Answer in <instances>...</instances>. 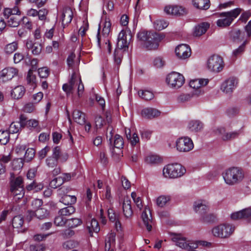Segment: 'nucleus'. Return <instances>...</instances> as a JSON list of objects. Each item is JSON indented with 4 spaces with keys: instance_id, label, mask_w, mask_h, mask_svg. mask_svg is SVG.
<instances>
[{
    "instance_id": "nucleus-1",
    "label": "nucleus",
    "mask_w": 251,
    "mask_h": 251,
    "mask_svg": "<svg viewBox=\"0 0 251 251\" xmlns=\"http://www.w3.org/2000/svg\"><path fill=\"white\" fill-rule=\"evenodd\" d=\"M138 45L147 50H154L159 46L164 36L158 33L142 30L137 34Z\"/></svg>"
},
{
    "instance_id": "nucleus-2",
    "label": "nucleus",
    "mask_w": 251,
    "mask_h": 251,
    "mask_svg": "<svg viewBox=\"0 0 251 251\" xmlns=\"http://www.w3.org/2000/svg\"><path fill=\"white\" fill-rule=\"evenodd\" d=\"M225 183L233 186L241 183L245 177L243 170L237 167H231L226 169L222 173Z\"/></svg>"
},
{
    "instance_id": "nucleus-3",
    "label": "nucleus",
    "mask_w": 251,
    "mask_h": 251,
    "mask_svg": "<svg viewBox=\"0 0 251 251\" xmlns=\"http://www.w3.org/2000/svg\"><path fill=\"white\" fill-rule=\"evenodd\" d=\"M235 226L230 223H225L214 226L211 230L212 235L216 238L227 239L233 233Z\"/></svg>"
},
{
    "instance_id": "nucleus-4",
    "label": "nucleus",
    "mask_w": 251,
    "mask_h": 251,
    "mask_svg": "<svg viewBox=\"0 0 251 251\" xmlns=\"http://www.w3.org/2000/svg\"><path fill=\"white\" fill-rule=\"evenodd\" d=\"M77 86V95L80 97L84 91V86L79 75L74 71L71 79L67 83L63 85L62 89L67 94L73 93V91Z\"/></svg>"
},
{
    "instance_id": "nucleus-5",
    "label": "nucleus",
    "mask_w": 251,
    "mask_h": 251,
    "mask_svg": "<svg viewBox=\"0 0 251 251\" xmlns=\"http://www.w3.org/2000/svg\"><path fill=\"white\" fill-rule=\"evenodd\" d=\"M185 173V168L178 163L168 164L165 166L163 169V176L167 178L179 177Z\"/></svg>"
},
{
    "instance_id": "nucleus-6",
    "label": "nucleus",
    "mask_w": 251,
    "mask_h": 251,
    "mask_svg": "<svg viewBox=\"0 0 251 251\" xmlns=\"http://www.w3.org/2000/svg\"><path fill=\"white\" fill-rule=\"evenodd\" d=\"M242 11L239 8L234 9L227 12H222L220 14V18L217 21L218 26L225 27L229 26Z\"/></svg>"
},
{
    "instance_id": "nucleus-7",
    "label": "nucleus",
    "mask_w": 251,
    "mask_h": 251,
    "mask_svg": "<svg viewBox=\"0 0 251 251\" xmlns=\"http://www.w3.org/2000/svg\"><path fill=\"white\" fill-rule=\"evenodd\" d=\"M166 83L169 88L178 89L184 84L185 78L180 73L176 72H172L167 75Z\"/></svg>"
},
{
    "instance_id": "nucleus-8",
    "label": "nucleus",
    "mask_w": 251,
    "mask_h": 251,
    "mask_svg": "<svg viewBox=\"0 0 251 251\" xmlns=\"http://www.w3.org/2000/svg\"><path fill=\"white\" fill-rule=\"evenodd\" d=\"M225 66L223 58L216 54L211 56L207 61L208 69L214 73L221 72Z\"/></svg>"
},
{
    "instance_id": "nucleus-9",
    "label": "nucleus",
    "mask_w": 251,
    "mask_h": 251,
    "mask_svg": "<svg viewBox=\"0 0 251 251\" xmlns=\"http://www.w3.org/2000/svg\"><path fill=\"white\" fill-rule=\"evenodd\" d=\"M194 147L192 140L188 136L179 137L176 141L175 147L179 152H188L192 151Z\"/></svg>"
},
{
    "instance_id": "nucleus-10",
    "label": "nucleus",
    "mask_w": 251,
    "mask_h": 251,
    "mask_svg": "<svg viewBox=\"0 0 251 251\" xmlns=\"http://www.w3.org/2000/svg\"><path fill=\"white\" fill-rule=\"evenodd\" d=\"M132 37V34L130 31H126L122 30L118 35L117 43V48L126 50L128 48Z\"/></svg>"
},
{
    "instance_id": "nucleus-11",
    "label": "nucleus",
    "mask_w": 251,
    "mask_h": 251,
    "mask_svg": "<svg viewBox=\"0 0 251 251\" xmlns=\"http://www.w3.org/2000/svg\"><path fill=\"white\" fill-rule=\"evenodd\" d=\"M238 79L234 77H230L224 81L221 85V90L227 94H231L237 87Z\"/></svg>"
},
{
    "instance_id": "nucleus-12",
    "label": "nucleus",
    "mask_w": 251,
    "mask_h": 251,
    "mask_svg": "<svg viewBox=\"0 0 251 251\" xmlns=\"http://www.w3.org/2000/svg\"><path fill=\"white\" fill-rule=\"evenodd\" d=\"M216 132L221 135L222 139L224 141H228L238 138L242 133V131L241 129H239L234 131L226 132L224 127H220L217 128Z\"/></svg>"
},
{
    "instance_id": "nucleus-13",
    "label": "nucleus",
    "mask_w": 251,
    "mask_h": 251,
    "mask_svg": "<svg viewBox=\"0 0 251 251\" xmlns=\"http://www.w3.org/2000/svg\"><path fill=\"white\" fill-rule=\"evenodd\" d=\"M49 215V211L42 207L35 210H28L27 215V219L29 220H31L33 217H35L38 219L44 220L47 218Z\"/></svg>"
},
{
    "instance_id": "nucleus-14",
    "label": "nucleus",
    "mask_w": 251,
    "mask_h": 251,
    "mask_svg": "<svg viewBox=\"0 0 251 251\" xmlns=\"http://www.w3.org/2000/svg\"><path fill=\"white\" fill-rule=\"evenodd\" d=\"M194 210L200 215L205 214L209 211V206L208 202L204 200H198L194 203Z\"/></svg>"
},
{
    "instance_id": "nucleus-15",
    "label": "nucleus",
    "mask_w": 251,
    "mask_h": 251,
    "mask_svg": "<svg viewBox=\"0 0 251 251\" xmlns=\"http://www.w3.org/2000/svg\"><path fill=\"white\" fill-rule=\"evenodd\" d=\"M131 203V200L127 196L124 197L122 201L123 213L126 219H130L133 215Z\"/></svg>"
},
{
    "instance_id": "nucleus-16",
    "label": "nucleus",
    "mask_w": 251,
    "mask_h": 251,
    "mask_svg": "<svg viewBox=\"0 0 251 251\" xmlns=\"http://www.w3.org/2000/svg\"><path fill=\"white\" fill-rule=\"evenodd\" d=\"M25 126V117L24 115H21L19 122H12L8 129L9 134H14L18 133L22 127Z\"/></svg>"
},
{
    "instance_id": "nucleus-17",
    "label": "nucleus",
    "mask_w": 251,
    "mask_h": 251,
    "mask_svg": "<svg viewBox=\"0 0 251 251\" xmlns=\"http://www.w3.org/2000/svg\"><path fill=\"white\" fill-rule=\"evenodd\" d=\"M208 82L207 79H195L190 80L189 86L192 88L198 90L197 95H200L203 93L202 91V88L206 86Z\"/></svg>"
},
{
    "instance_id": "nucleus-18",
    "label": "nucleus",
    "mask_w": 251,
    "mask_h": 251,
    "mask_svg": "<svg viewBox=\"0 0 251 251\" xmlns=\"http://www.w3.org/2000/svg\"><path fill=\"white\" fill-rule=\"evenodd\" d=\"M18 72V70L13 67L4 68L0 72V79L3 82L10 80L17 75Z\"/></svg>"
},
{
    "instance_id": "nucleus-19",
    "label": "nucleus",
    "mask_w": 251,
    "mask_h": 251,
    "mask_svg": "<svg viewBox=\"0 0 251 251\" xmlns=\"http://www.w3.org/2000/svg\"><path fill=\"white\" fill-rule=\"evenodd\" d=\"M176 53L178 58L184 59L191 55V49L186 44H181L176 48Z\"/></svg>"
},
{
    "instance_id": "nucleus-20",
    "label": "nucleus",
    "mask_w": 251,
    "mask_h": 251,
    "mask_svg": "<svg viewBox=\"0 0 251 251\" xmlns=\"http://www.w3.org/2000/svg\"><path fill=\"white\" fill-rule=\"evenodd\" d=\"M203 128V123L198 120H191L188 122L186 129L192 133L200 132Z\"/></svg>"
},
{
    "instance_id": "nucleus-21",
    "label": "nucleus",
    "mask_w": 251,
    "mask_h": 251,
    "mask_svg": "<svg viewBox=\"0 0 251 251\" xmlns=\"http://www.w3.org/2000/svg\"><path fill=\"white\" fill-rule=\"evenodd\" d=\"M141 218L147 229L150 231L152 229V218L150 209L146 207L142 213Z\"/></svg>"
},
{
    "instance_id": "nucleus-22",
    "label": "nucleus",
    "mask_w": 251,
    "mask_h": 251,
    "mask_svg": "<svg viewBox=\"0 0 251 251\" xmlns=\"http://www.w3.org/2000/svg\"><path fill=\"white\" fill-rule=\"evenodd\" d=\"M172 241L175 242L176 245L182 249H187L190 246L195 243H190L186 241V238L182 237L180 235L174 234L172 237Z\"/></svg>"
},
{
    "instance_id": "nucleus-23",
    "label": "nucleus",
    "mask_w": 251,
    "mask_h": 251,
    "mask_svg": "<svg viewBox=\"0 0 251 251\" xmlns=\"http://www.w3.org/2000/svg\"><path fill=\"white\" fill-rule=\"evenodd\" d=\"M251 216V207L244 208L241 210L232 213L230 215L231 219L236 220L241 219H247Z\"/></svg>"
},
{
    "instance_id": "nucleus-24",
    "label": "nucleus",
    "mask_w": 251,
    "mask_h": 251,
    "mask_svg": "<svg viewBox=\"0 0 251 251\" xmlns=\"http://www.w3.org/2000/svg\"><path fill=\"white\" fill-rule=\"evenodd\" d=\"M210 27V24L207 22H202L196 25L193 30L194 37H200L204 34Z\"/></svg>"
},
{
    "instance_id": "nucleus-25",
    "label": "nucleus",
    "mask_w": 251,
    "mask_h": 251,
    "mask_svg": "<svg viewBox=\"0 0 251 251\" xmlns=\"http://www.w3.org/2000/svg\"><path fill=\"white\" fill-rule=\"evenodd\" d=\"M58 147H54L52 149L51 156H49L46 160V165L49 168H53L57 166L58 164L57 157L59 155Z\"/></svg>"
},
{
    "instance_id": "nucleus-26",
    "label": "nucleus",
    "mask_w": 251,
    "mask_h": 251,
    "mask_svg": "<svg viewBox=\"0 0 251 251\" xmlns=\"http://www.w3.org/2000/svg\"><path fill=\"white\" fill-rule=\"evenodd\" d=\"M164 10L166 14L174 16H180L184 12L182 7L174 5L166 6Z\"/></svg>"
},
{
    "instance_id": "nucleus-27",
    "label": "nucleus",
    "mask_w": 251,
    "mask_h": 251,
    "mask_svg": "<svg viewBox=\"0 0 251 251\" xmlns=\"http://www.w3.org/2000/svg\"><path fill=\"white\" fill-rule=\"evenodd\" d=\"M60 17L62 25H65L70 23L73 17V13L72 9L70 7L64 8Z\"/></svg>"
},
{
    "instance_id": "nucleus-28",
    "label": "nucleus",
    "mask_w": 251,
    "mask_h": 251,
    "mask_svg": "<svg viewBox=\"0 0 251 251\" xmlns=\"http://www.w3.org/2000/svg\"><path fill=\"white\" fill-rule=\"evenodd\" d=\"M27 48L31 50L32 54L37 55L40 54L42 50L41 43L33 42L31 40H27L26 43Z\"/></svg>"
},
{
    "instance_id": "nucleus-29",
    "label": "nucleus",
    "mask_w": 251,
    "mask_h": 251,
    "mask_svg": "<svg viewBox=\"0 0 251 251\" xmlns=\"http://www.w3.org/2000/svg\"><path fill=\"white\" fill-rule=\"evenodd\" d=\"M141 115L145 118L151 119L159 117L160 112L154 108H146L142 110Z\"/></svg>"
},
{
    "instance_id": "nucleus-30",
    "label": "nucleus",
    "mask_w": 251,
    "mask_h": 251,
    "mask_svg": "<svg viewBox=\"0 0 251 251\" xmlns=\"http://www.w3.org/2000/svg\"><path fill=\"white\" fill-rule=\"evenodd\" d=\"M125 132L126 138L129 140L131 146H134L139 144V137L135 131L130 129H126Z\"/></svg>"
},
{
    "instance_id": "nucleus-31",
    "label": "nucleus",
    "mask_w": 251,
    "mask_h": 251,
    "mask_svg": "<svg viewBox=\"0 0 251 251\" xmlns=\"http://www.w3.org/2000/svg\"><path fill=\"white\" fill-rule=\"evenodd\" d=\"M87 229L91 236H93L94 232L98 233L100 230L98 222L95 219H91L87 223Z\"/></svg>"
},
{
    "instance_id": "nucleus-32",
    "label": "nucleus",
    "mask_w": 251,
    "mask_h": 251,
    "mask_svg": "<svg viewBox=\"0 0 251 251\" xmlns=\"http://www.w3.org/2000/svg\"><path fill=\"white\" fill-rule=\"evenodd\" d=\"M229 38L234 42H239L244 38V34L238 29H233L229 33Z\"/></svg>"
},
{
    "instance_id": "nucleus-33",
    "label": "nucleus",
    "mask_w": 251,
    "mask_h": 251,
    "mask_svg": "<svg viewBox=\"0 0 251 251\" xmlns=\"http://www.w3.org/2000/svg\"><path fill=\"white\" fill-rule=\"evenodd\" d=\"M193 6L196 8L206 10L210 7L209 0H192Z\"/></svg>"
},
{
    "instance_id": "nucleus-34",
    "label": "nucleus",
    "mask_w": 251,
    "mask_h": 251,
    "mask_svg": "<svg viewBox=\"0 0 251 251\" xmlns=\"http://www.w3.org/2000/svg\"><path fill=\"white\" fill-rule=\"evenodd\" d=\"M145 162L149 165H156L162 161V158L157 154H149L145 159Z\"/></svg>"
},
{
    "instance_id": "nucleus-35",
    "label": "nucleus",
    "mask_w": 251,
    "mask_h": 251,
    "mask_svg": "<svg viewBox=\"0 0 251 251\" xmlns=\"http://www.w3.org/2000/svg\"><path fill=\"white\" fill-rule=\"evenodd\" d=\"M116 234L114 233H110L107 235L105 240V250H110L113 249L115 244Z\"/></svg>"
},
{
    "instance_id": "nucleus-36",
    "label": "nucleus",
    "mask_w": 251,
    "mask_h": 251,
    "mask_svg": "<svg viewBox=\"0 0 251 251\" xmlns=\"http://www.w3.org/2000/svg\"><path fill=\"white\" fill-rule=\"evenodd\" d=\"M25 89L21 85L15 87L11 91V94L12 98L15 99L21 98L24 95Z\"/></svg>"
},
{
    "instance_id": "nucleus-37",
    "label": "nucleus",
    "mask_w": 251,
    "mask_h": 251,
    "mask_svg": "<svg viewBox=\"0 0 251 251\" xmlns=\"http://www.w3.org/2000/svg\"><path fill=\"white\" fill-rule=\"evenodd\" d=\"M7 25L10 27H17L20 24L21 20V16L18 15H11L8 19H7Z\"/></svg>"
},
{
    "instance_id": "nucleus-38",
    "label": "nucleus",
    "mask_w": 251,
    "mask_h": 251,
    "mask_svg": "<svg viewBox=\"0 0 251 251\" xmlns=\"http://www.w3.org/2000/svg\"><path fill=\"white\" fill-rule=\"evenodd\" d=\"M73 118L75 122L83 125L85 123V115L78 110H75L73 113Z\"/></svg>"
},
{
    "instance_id": "nucleus-39",
    "label": "nucleus",
    "mask_w": 251,
    "mask_h": 251,
    "mask_svg": "<svg viewBox=\"0 0 251 251\" xmlns=\"http://www.w3.org/2000/svg\"><path fill=\"white\" fill-rule=\"evenodd\" d=\"M24 187L23 179L21 176L11 178L10 180V189L14 190L19 187Z\"/></svg>"
},
{
    "instance_id": "nucleus-40",
    "label": "nucleus",
    "mask_w": 251,
    "mask_h": 251,
    "mask_svg": "<svg viewBox=\"0 0 251 251\" xmlns=\"http://www.w3.org/2000/svg\"><path fill=\"white\" fill-rule=\"evenodd\" d=\"M76 198L75 196L64 195L62 196L60 201L65 205H72L76 202Z\"/></svg>"
},
{
    "instance_id": "nucleus-41",
    "label": "nucleus",
    "mask_w": 251,
    "mask_h": 251,
    "mask_svg": "<svg viewBox=\"0 0 251 251\" xmlns=\"http://www.w3.org/2000/svg\"><path fill=\"white\" fill-rule=\"evenodd\" d=\"M139 96L146 100H150L154 98L153 93L148 90H140L138 92Z\"/></svg>"
},
{
    "instance_id": "nucleus-42",
    "label": "nucleus",
    "mask_w": 251,
    "mask_h": 251,
    "mask_svg": "<svg viewBox=\"0 0 251 251\" xmlns=\"http://www.w3.org/2000/svg\"><path fill=\"white\" fill-rule=\"evenodd\" d=\"M75 58V55L74 53H71L68 57L67 59V65L69 68L73 69V71L76 72V68L78 66V63H75L74 60Z\"/></svg>"
},
{
    "instance_id": "nucleus-43",
    "label": "nucleus",
    "mask_w": 251,
    "mask_h": 251,
    "mask_svg": "<svg viewBox=\"0 0 251 251\" xmlns=\"http://www.w3.org/2000/svg\"><path fill=\"white\" fill-rule=\"evenodd\" d=\"M75 208L72 206H68L59 210L58 214L63 216H69L75 212Z\"/></svg>"
},
{
    "instance_id": "nucleus-44",
    "label": "nucleus",
    "mask_w": 251,
    "mask_h": 251,
    "mask_svg": "<svg viewBox=\"0 0 251 251\" xmlns=\"http://www.w3.org/2000/svg\"><path fill=\"white\" fill-rule=\"evenodd\" d=\"M215 216L212 213L206 212L200 217V220L201 222L205 223H210L214 221Z\"/></svg>"
},
{
    "instance_id": "nucleus-45",
    "label": "nucleus",
    "mask_w": 251,
    "mask_h": 251,
    "mask_svg": "<svg viewBox=\"0 0 251 251\" xmlns=\"http://www.w3.org/2000/svg\"><path fill=\"white\" fill-rule=\"evenodd\" d=\"M24 224L23 217L21 215L15 216L12 221V226L15 228H21Z\"/></svg>"
},
{
    "instance_id": "nucleus-46",
    "label": "nucleus",
    "mask_w": 251,
    "mask_h": 251,
    "mask_svg": "<svg viewBox=\"0 0 251 251\" xmlns=\"http://www.w3.org/2000/svg\"><path fill=\"white\" fill-rule=\"evenodd\" d=\"M171 200L170 196L161 195L156 199L157 205L160 207H164Z\"/></svg>"
},
{
    "instance_id": "nucleus-47",
    "label": "nucleus",
    "mask_w": 251,
    "mask_h": 251,
    "mask_svg": "<svg viewBox=\"0 0 251 251\" xmlns=\"http://www.w3.org/2000/svg\"><path fill=\"white\" fill-rule=\"evenodd\" d=\"M108 216L110 221L112 222H115V226L116 228L117 229L119 227H121V223L120 221L118 220L117 217L115 213L113 212V210L112 209H109L107 211Z\"/></svg>"
},
{
    "instance_id": "nucleus-48",
    "label": "nucleus",
    "mask_w": 251,
    "mask_h": 251,
    "mask_svg": "<svg viewBox=\"0 0 251 251\" xmlns=\"http://www.w3.org/2000/svg\"><path fill=\"white\" fill-rule=\"evenodd\" d=\"M123 51L122 49H116L114 52V63L117 65H119L123 58Z\"/></svg>"
},
{
    "instance_id": "nucleus-49",
    "label": "nucleus",
    "mask_w": 251,
    "mask_h": 251,
    "mask_svg": "<svg viewBox=\"0 0 251 251\" xmlns=\"http://www.w3.org/2000/svg\"><path fill=\"white\" fill-rule=\"evenodd\" d=\"M10 191L15 197V199L17 200L22 199L25 194L24 187H20L18 188H15L13 190L12 189H10Z\"/></svg>"
},
{
    "instance_id": "nucleus-50",
    "label": "nucleus",
    "mask_w": 251,
    "mask_h": 251,
    "mask_svg": "<svg viewBox=\"0 0 251 251\" xmlns=\"http://www.w3.org/2000/svg\"><path fill=\"white\" fill-rule=\"evenodd\" d=\"M26 80L28 84L31 85L33 88L36 87V76L33 73V71L31 70H29L27 76Z\"/></svg>"
},
{
    "instance_id": "nucleus-51",
    "label": "nucleus",
    "mask_w": 251,
    "mask_h": 251,
    "mask_svg": "<svg viewBox=\"0 0 251 251\" xmlns=\"http://www.w3.org/2000/svg\"><path fill=\"white\" fill-rule=\"evenodd\" d=\"M24 165V160L23 158L14 159L11 162V167L14 170H21Z\"/></svg>"
},
{
    "instance_id": "nucleus-52",
    "label": "nucleus",
    "mask_w": 251,
    "mask_h": 251,
    "mask_svg": "<svg viewBox=\"0 0 251 251\" xmlns=\"http://www.w3.org/2000/svg\"><path fill=\"white\" fill-rule=\"evenodd\" d=\"M168 25V23L163 20H157L154 22V27L158 30H161L167 27Z\"/></svg>"
},
{
    "instance_id": "nucleus-53",
    "label": "nucleus",
    "mask_w": 251,
    "mask_h": 251,
    "mask_svg": "<svg viewBox=\"0 0 251 251\" xmlns=\"http://www.w3.org/2000/svg\"><path fill=\"white\" fill-rule=\"evenodd\" d=\"M18 48V43L17 42H13L6 45L4 48L5 53L10 54L14 52Z\"/></svg>"
},
{
    "instance_id": "nucleus-54",
    "label": "nucleus",
    "mask_w": 251,
    "mask_h": 251,
    "mask_svg": "<svg viewBox=\"0 0 251 251\" xmlns=\"http://www.w3.org/2000/svg\"><path fill=\"white\" fill-rule=\"evenodd\" d=\"M25 151V160L26 162H29L34 158L35 151L33 148H28Z\"/></svg>"
},
{
    "instance_id": "nucleus-55",
    "label": "nucleus",
    "mask_w": 251,
    "mask_h": 251,
    "mask_svg": "<svg viewBox=\"0 0 251 251\" xmlns=\"http://www.w3.org/2000/svg\"><path fill=\"white\" fill-rule=\"evenodd\" d=\"M111 25V23L108 19H106L102 24V33L104 36H107L110 33Z\"/></svg>"
},
{
    "instance_id": "nucleus-56",
    "label": "nucleus",
    "mask_w": 251,
    "mask_h": 251,
    "mask_svg": "<svg viewBox=\"0 0 251 251\" xmlns=\"http://www.w3.org/2000/svg\"><path fill=\"white\" fill-rule=\"evenodd\" d=\"M124 145L123 138L118 134H116L114 137V146L115 148L120 149L123 148Z\"/></svg>"
},
{
    "instance_id": "nucleus-57",
    "label": "nucleus",
    "mask_w": 251,
    "mask_h": 251,
    "mask_svg": "<svg viewBox=\"0 0 251 251\" xmlns=\"http://www.w3.org/2000/svg\"><path fill=\"white\" fill-rule=\"evenodd\" d=\"M9 140V133L7 131H0V144H6Z\"/></svg>"
},
{
    "instance_id": "nucleus-58",
    "label": "nucleus",
    "mask_w": 251,
    "mask_h": 251,
    "mask_svg": "<svg viewBox=\"0 0 251 251\" xmlns=\"http://www.w3.org/2000/svg\"><path fill=\"white\" fill-rule=\"evenodd\" d=\"M82 221L79 218H72L67 220V225L71 228H74L81 224Z\"/></svg>"
},
{
    "instance_id": "nucleus-59",
    "label": "nucleus",
    "mask_w": 251,
    "mask_h": 251,
    "mask_svg": "<svg viewBox=\"0 0 251 251\" xmlns=\"http://www.w3.org/2000/svg\"><path fill=\"white\" fill-rule=\"evenodd\" d=\"M63 183V180L61 176L55 177L53 179L50 183V187L55 189L61 186Z\"/></svg>"
},
{
    "instance_id": "nucleus-60",
    "label": "nucleus",
    "mask_w": 251,
    "mask_h": 251,
    "mask_svg": "<svg viewBox=\"0 0 251 251\" xmlns=\"http://www.w3.org/2000/svg\"><path fill=\"white\" fill-rule=\"evenodd\" d=\"M247 43V40L245 41L238 48L233 50L232 51V56L236 57L241 55L245 50V45Z\"/></svg>"
},
{
    "instance_id": "nucleus-61",
    "label": "nucleus",
    "mask_w": 251,
    "mask_h": 251,
    "mask_svg": "<svg viewBox=\"0 0 251 251\" xmlns=\"http://www.w3.org/2000/svg\"><path fill=\"white\" fill-rule=\"evenodd\" d=\"M67 220L63 217L62 215H59L54 218V223L56 226H63L67 224Z\"/></svg>"
},
{
    "instance_id": "nucleus-62",
    "label": "nucleus",
    "mask_w": 251,
    "mask_h": 251,
    "mask_svg": "<svg viewBox=\"0 0 251 251\" xmlns=\"http://www.w3.org/2000/svg\"><path fill=\"white\" fill-rule=\"evenodd\" d=\"M42 204L43 201L40 199H36L32 200L31 202V207L33 209L32 210H35L42 207Z\"/></svg>"
},
{
    "instance_id": "nucleus-63",
    "label": "nucleus",
    "mask_w": 251,
    "mask_h": 251,
    "mask_svg": "<svg viewBox=\"0 0 251 251\" xmlns=\"http://www.w3.org/2000/svg\"><path fill=\"white\" fill-rule=\"evenodd\" d=\"M39 75L41 78H46L48 76L50 71L47 67L39 68L38 70Z\"/></svg>"
},
{
    "instance_id": "nucleus-64",
    "label": "nucleus",
    "mask_w": 251,
    "mask_h": 251,
    "mask_svg": "<svg viewBox=\"0 0 251 251\" xmlns=\"http://www.w3.org/2000/svg\"><path fill=\"white\" fill-rule=\"evenodd\" d=\"M30 251H44L45 246L43 244L31 245L29 247Z\"/></svg>"
}]
</instances>
